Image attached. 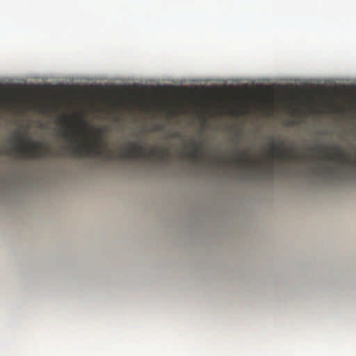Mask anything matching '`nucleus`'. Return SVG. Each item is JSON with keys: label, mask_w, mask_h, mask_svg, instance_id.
<instances>
[{"label": "nucleus", "mask_w": 356, "mask_h": 356, "mask_svg": "<svg viewBox=\"0 0 356 356\" xmlns=\"http://www.w3.org/2000/svg\"><path fill=\"white\" fill-rule=\"evenodd\" d=\"M68 147L70 149L71 155L95 154L97 156H104L107 160H113L116 158L114 152L105 147L103 134L100 129L95 131L92 141L83 143L77 138H72Z\"/></svg>", "instance_id": "f257e3e1"}, {"label": "nucleus", "mask_w": 356, "mask_h": 356, "mask_svg": "<svg viewBox=\"0 0 356 356\" xmlns=\"http://www.w3.org/2000/svg\"><path fill=\"white\" fill-rule=\"evenodd\" d=\"M118 156L122 159H138L153 156L159 157L161 159H165L169 158V152L163 148L157 149L155 146L152 147L149 150H147L144 146L134 142L127 146L124 151L120 149Z\"/></svg>", "instance_id": "f03ea898"}, {"label": "nucleus", "mask_w": 356, "mask_h": 356, "mask_svg": "<svg viewBox=\"0 0 356 356\" xmlns=\"http://www.w3.org/2000/svg\"><path fill=\"white\" fill-rule=\"evenodd\" d=\"M15 136V139L22 144L15 145L14 150L22 157L31 159L52 154L51 149H44L42 143L26 141L25 135L19 131H16Z\"/></svg>", "instance_id": "7ed1b4c3"}, {"label": "nucleus", "mask_w": 356, "mask_h": 356, "mask_svg": "<svg viewBox=\"0 0 356 356\" xmlns=\"http://www.w3.org/2000/svg\"><path fill=\"white\" fill-rule=\"evenodd\" d=\"M231 161L236 163L238 165L245 164L248 167V170L252 172L258 171H264L270 177L272 176L273 174V163L270 162L269 163V166L264 169L260 163L249 157V152L247 151L245 152L238 153V151L237 150L236 155L231 160Z\"/></svg>", "instance_id": "20e7f679"}, {"label": "nucleus", "mask_w": 356, "mask_h": 356, "mask_svg": "<svg viewBox=\"0 0 356 356\" xmlns=\"http://www.w3.org/2000/svg\"><path fill=\"white\" fill-rule=\"evenodd\" d=\"M285 147L284 142L281 140L279 145L271 143L270 145V152L273 156L280 160H296L297 156L295 154V149L293 147L284 148Z\"/></svg>", "instance_id": "39448f33"}, {"label": "nucleus", "mask_w": 356, "mask_h": 356, "mask_svg": "<svg viewBox=\"0 0 356 356\" xmlns=\"http://www.w3.org/2000/svg\"><path fill=\"white\" fill-rule=\"evenodd\" d=\"M188 145L192 147V150L188 152L189 156L195 160L200 159L203 154V151L201 149V144L190 141Z\"/></svg>", "instance_id": "423d86ee"}, {"label": "nucleus", "mask_w": 356, "mask_h": 356, "mask_svg": "<svg viewBox=\"0 0 356 356\" xmlns=\"http://www.w3.org/2000/svg\"><path fill=\"white\" fill-rule=\"evenodd\" d=\"M60 134H61V136L64 138L69 139V138H71V133L69 131V129H68V128L67 127V124L65 122L64 124V126H63V129L60 131Z\"/></svg>", "instance_id": "0eeeda50"}, {"label": "nucleus", "mask_w": 356, "mask_h": 356, "mask_svg": "<svg viewBox=\"0 0 356 356\" xmlns=\"http://www.w3.org/2000/svg\"><path fill=\"white\" fill-rule=\"evenodd\" d=\"M218 162V163H222L224 165H226L228 162L224 158L221 156H218L215 161L214 160H210L209 163L211 165H214L215 162Z\"/></svg>", "instance_id": "6e6552de"}, {"label": "nucleus", "mask_w": 356, "mask_h": 356, "mask_svg": "<svg viewBox=\"0 0 356 356\" xmlns=\"http://www.w3.org/2000/svg\"><path fill=\"white\" fill-rule=\"evenodd\" d=\"M304 156L307 159H310L311 157L309 155H304Z\"/></svg>", "instance_id": "1a4fd4ad"}]
</instances>
